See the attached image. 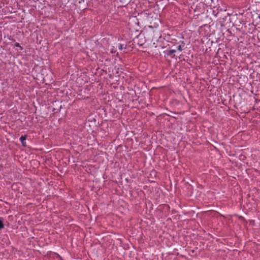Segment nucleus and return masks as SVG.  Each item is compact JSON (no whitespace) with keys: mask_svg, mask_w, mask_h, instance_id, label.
Returning <instances> with one entry per match:
<instances>
[{"mask_svg":"<svg viewBox=\"0 0 260 260\" xmlns=\"http://www.w3.org/2000/svg\"><path fill=\"white\" fill-rule=\"evenodd\" d=\"M168 45H170V50L173 51V56H175L174 53L177 51H181L182 50V47L184 46V44L183 42L181 44L178 43L173 44L171 43L170 44H168Z\"/></svg>","mask_w":260,"mask_h":260,"instance_id":"1","label":"nucleus"},{"mask_svg":"<svg viewBox=\"0 0 260 260\" xmlns=\"http://www.w3.org/2000/svg\"><path fill=\"white\" fill-rule=\"evenodd\" d=\"M162 50L160 52V55H164L165 57L171 56L173 55V51L171 50L170 49V45L164 46L161 47Z\"/></svg>","mask_w":260,"mask_h":260,"instance_id":"2","label":"nucleus"},{"mask_svg":"<svg viewBox=\"0 0 260 260\" xmlns=\"http://www.w3.org/2000/svg\"><path fill=\"white\" fill-rule=\"evenodd\" d=\"M134 43L140 46H142L145 44V40L144 38L141 37H138L135 41Z\"/></svg>","mask_w":260,"mask_h":260,"instance_id":"3","label":"nucleus"},{"mask_svg":"<svg viewBox=\"0 0 260 260\" xmlns=\"http://www.w3.org/2000/svg\"><path fill=\"white\" fill-rule=\"evenodd\" d=\"M26 136L25 135V136H22L20 137V141L21 142V143H22L23 145L24 146L25 144L24 143V141L26 140Z\"/></svg>","mask_w":260,"mask_h":260,"instance_id":"4","label":"nucleus"},{"mask_svg":"<svg viewBox=\"0 0 260 260\" xmlns=\"http://www.w3.org/2000/svg\"><path fill=\"white\" fill-rule=\"evenodd\" d=\"M119 1L121 2L122 6L127 4L128 3V2H129V0H119Z\"/></svg>","mask_w":260,"mask_h":260,"instance_id":"5","label":"nucleus"},{"mask_svg":"<svg viewBox=\"0 0 260 260\" xmlns=\"http://www.w3.org/2000/svg\"><path fill=\"white\" fill-rule=\"evenodd\" d=\"M116 47H118V49H119V50H122L123 48V45L122 44L116 45Z\"/></svg>","mask_w":260,"mask_h":260,"instance_id":"6","label":"nucleus"},{"mask_svg":"<svg viewBox=\"0 0 260 260\" xmlns=\"http://www.w3.org/2000/svg\"><path fill=\"white\" fill-rule=\"evenodd\" d=\"M4 228V224L2 220H0V229H3Z\"/></svg>","mask_w":260,"mask_h":260,"instance_id":"7","label":"nucleus"},{"mask_svg":"<svg viewBox=\"0 0 260 260\" xmlns=\"http://www.w3.org/2000/svg\"><path fill=\"white\" fill-rule=\"evenodd\" d=\"M155 21L154 22H150V24H157V22H158V20L156 18H155Z\"/></svg>","mask_w":260,"mask_h":260,"instance_id":"8","label":"nucleus"},{"mask_svg":"<svg viewBox=\"0 0 260 260\" xmlns=\"http://www.w3.org/2000/svg\"><path fill=\"white\" fill-rule=\"evenodd\" d=\"M115 47H113V48L111 49L110 52L111 53H115L116 51V50L114 49Z\"/></svg>","mask_w":260,"mask_h":260,"instance_id":"9","label":"nucleus"},{"mask_svg":"<svg viewBox=\"0 0 260 260\" xmlns=\"http://www.w3.org/2000/svg\"><path fill=\"white\" fill-rule=\"evenodd\" d=\"M15 46L16 47H21L20 44L18 43H16L15 44Z\"/></svg>","mask_w":260,"mask_h":260,"instance_id":"10","label":"nucleus"},{"mask_svg":"<svg viewBox=\"0 0 260 260\" xmlns=\"http://www.w3.org/2000/svg\"><path fill=\"white\" fill-rule=\"evenodd\" d=\"M154 45H155V43H153V45H150V47L152 48L153 46H154Z\"/></svg>","mask_w":260,"mask_h":260,"instance_id":"11","label":"nucleus"},{"mask_svg":"<svg viewBox=\"0 0 260 260\" xmlns=\"http://www.w3.org/2000/svg\"><path fill=\"white\" fill-rule=\"evenodd\" d=\"M257 2H258V3H260V0H257Z\"/></svg>","mask_w":260,"mask_h":260,"instance_id":"12","label":"nucleus"},{"mask_svg":"<svg viewBox=\"0 0 260 260\" xmlns=\"http://www.w3.org/2000/svg\"><path fill=\"white\" fill-rule=\"evenodd\" d=\"M124 49H126V45L125 46L124 48Z\"/></svg>","mask_w":260,"mask_h":260,"instance_id":"13","label":"nucleus"}]
</instances>
